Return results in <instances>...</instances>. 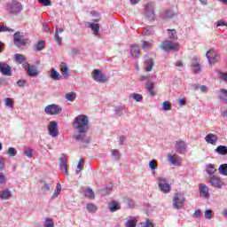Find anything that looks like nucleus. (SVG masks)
I'll return each mask as SVG.
<instances>
[{"label":"nucleus","instance_id":"f257e3e1","mask_svg":"<svg viewBox=\"0 0 227 227\" xmlns=\"http://www.w3.org/2000/svg\"><path fill=\"white\" fill-rule=\"evenodd\" d=\"M73 127L77 130L74 139L82 143L84 146L90 145V138L86 137V133L90 130V119L86 115H78L75 117Z\"/></svg>","mask_w":227,"mask_h":227},{"label":"nucleus","instance_id":"f03ea898","mask_svg":"<svg viewBox=\"0 0 227 227\" xmlns=\"http://www.w3.org/2000/svg\"><path fill=\"white\" fill-rule=\"evenodd\" d=\"M8 11L11 15H17L22 12V4L14 0L8 4Z\"/></svg>","mask_w":227,"mask_h":227},{"label":"nucleus","instance_id":"7ed1b4c3","mask_svg":"<svg viewBox=\"0 0 227 227\" xmlns=\"http://www.w3.org/2000/svg\"><path fill=\"white\" fill-rule=\"evenodd\" d=\"M206 57L208 59V63L211 67H214L215 63H219V53L214 49H210L207 53Z\"/></svg>","mask_w":227,"mask_h":227},{"label":"nucleus","instance_id":"20e7f679","mask_svg":"<svg viewBox=\"0 0 227 227\" xmlns=\"http://www.w3.org/2000/svg\"><path fill=\"white\" fill-rule=\"evenodd\" d=\"M91 77L96 82H107V77L99 69H94Z\"/></svg>","mask_w":227,"mask_h":227},{"label":"nucleus","instance_id":"39448f33","mask_svg":"<svg viewBox=\"0 0 227 227\" xmlns=\"http://www.w3.org/2000/svg\"><path fill=\"white\" fill-rule=\"evenodd\" d=\"M160 48L163 49V51H179L180 50V44H178L177 43H174L171 41H164L161 45Z\"/></svg>","mask_w":227,"mask_h":227},{"label":"nucleus","instance_id":"423d86ee","mask_svg":"<svg viewBox=\"0 0 227 227\" xmlns=\"http://www.w3.org/2000/svg\"><path fill=\"white\" fill-rule=\"evenodd\" d=\"M158 185L160 189L161 192H165V194H168L171 192V185L168 184V180L164 177H159L158 178Z\"/></svg>","mask_w":227,"mask_h":227},{"label":"nucleus","instance_id":"0eeeda50","mask_svg":"<svg viewBox=\"0 0 227 227\" xmlns=\"http://www.w3.org/2000/svg\"><path fill=\"white\" fill-rule=\"evenodd\" d=\"M13 38H14V45H16V47H22L26 45L27 42H29L28 39L24 38V35H20V31L16 32L13 35Z\"/></svg>","mask_w":227,"mask_h":227},{"label":"nucleus","instance_id":"6e6552de","mask_svg":"<svg viewBox=\"0 0 227 227\" xmlns=\"http://www.w3.org/2000/svg\"><path fill=\"white\" fill-rule=\"evenodd\" d=\"M173 201H174L173 203L174 208L178 210L182 208V207H184V202L185 201V199H184V195L182 193H176L174 195Z\"/></svg>","mask_w":227,"mask_h":227},{"label":"nucleus","instance_id":"1a4fd4ad","mask_svg":"<svg viewBox=\"0 0 227 227\" xmlns=\"http://www.w3.org/2000/svg\"><path fill=\"white\" fill-rule=\"evenodd\" d=\"M23 68L27 70V74L29 77H36L39 74L38 68L35 66H31L29 63H23Z\"/></svg>","mask_w":227,"mask_h":227},{"label":"nucleus","instance_id":"9d476101","mask_svg":"<svg viewBox=\"0 0 227 227\" xmlns=\"http://www.w3.org/2000/svg\"><path fill=\"white\" fill-rule=\"evenodd\" d=\"M209 184H211L212 187L215 189H223V185H224V182L221 179V177L217 176H212L208 179Z\"/></svg>","mask_w":227,"mask_h":227},{"label":"nucleus","instance_id":"9b49d317","mask_svg":"<svg viewBox=\"0 0 227 227\" xmlns=\"http://www.w3.org/2000/svg\"><path fill=\"white\" fill-rule=\"evenodd\" d=\"M48 132L51 137H58L59 136V130L58 129V122L51 121L48 126Z\"/></svg>","mask_w":227,"mask_h":227},{"label":"nucleus","instance_id":"f8f14e48","mask_svg":"<svg viewBox=\"0 0 227 227\" xmlns=\"http://www.w3.org/2000/svg\"><path fill=\"white\" fill-rule=\"evenodd\" d=\"M46 114H60L62 109L59 105L52 104L45 107L44 109Z\"/></svg>","mask_w":227,"mask_h":227},{"label":"nucleus","instance_id":"ddd939ff","mask_svg":"<svg viewBox=\"0 0 227 227\" xmlns=\"http://www.w3.org/2000/svg\"><path fill=\"white\" fill-rule=\"evenodd\" d=\"M0 73L8 77L12 76V67L4 62L0 63Z\"/></svg>","mask_w":227,"mask_h":227},{"label":"nucleus","instance_id":"4468645a","mask_svg":"<svg viewBox=\"0 0 227 227\" xmlns=\"http://www.w3.org/2000/svg\"><path fill=\"white\" fill-rule=\"evenodd\" d=\"M199 189H200V194L201 198H204L205 200H208V198H210V192L208 188L207 187V184H199Z\"/></svg>","mask_w":227,"mask_h":227},{"label":"nucleus","instance_id":"2eb2a0df","mask_svg":"<svg viewBox=\"0 0 227 227\" xmlns=\"http://www.w3.org/2000/svg\"><path fill=\"white\" fill-rule=\"evenodd\" d=\"M187 150V145L185 144L184 141L178 140L176 143V152L177 153H184Z\"/></svg>","mask_w":227,"mask_h":227},{"label":"nucleus","instance_id":"dca6fc26","mask_svg":"<svg viewBox=\"0 0 227 227\" xmlns=\"http://www.w3.org/2000/svg\"><path fill=\"white\" fill-rule=\"evenodd\" d=\"M145 72H152L153 70V67H155V62L153 59H148L144 63Z\"/></svg>","mask_w":227,"mask_h":227},{"label":"nucleus","instance_id":"f3484780","mask_svg":"<svg viewBox=\"0 0 227 227\" xmlns=\"http://www.w3.org/2000/svg\"><path fill=\"white\" fill-rule=\"evenodd\" d=\"M218 139L217 135L212 133H209L205 137V141L207 142L208 145H215Z\"/></svg>","mask_w":227,"mask_h":227},{"label":"nucleus","instance_id":"a211bd4d","mask_svg":"<svg viewBox=\"0 0 227 227\" xmlns=\"http://www.w3.org/2000/svg\"><path fill=\"white\" fill-rule=\"evenodd\" d=\"M59 169L65 175V176H68V165H67V160L61 159L59 163Z\"/></svg>","mask_w":227,"mask_h":227},{"label":"nucleus","instance_id":"6ab92c4d","mask_svg":"<svg viewBox=\"0 0 227 227\" xmlns=\"http://www.w3.org/2000/svg\"><path fill=\"white\" fill-rule=\"evenodd\" d=\"M130 54L133 56L134 59H137V58L141 56V51H139V47H137L136 44L131 45Z\"/></svg>","mask_w":227,"mask_h":227},{"label":"nucleus","instance_id":"aec40b11","mask_svg":"<svg viewBox=\"0 0 227 227\" xmlns=\"http://www.w3.org/2000/svg\"><path fill=\"white\" fill-rule=\"evenodd\" d=\"M108 208L111 212H116V211L120 210V208H121V206L116 200H112L108 204Z\"/></svg>","mask_w":227,"mask_h":227},{"label":"nucleus","instance_id":"412c9836","mask_svg":"<svg viewBox=\"0 0 227 227\" xmlns=\"http://www.w3.org/2000/svg\"><path fill=\"white\" fill-rule=\"evenodd\" d=\"M192 67L193 68V72L195 74H200L201 72V64H200L198 59H193Z\"/></svg>","mask_w":227,"mask_h":227},{"label":"nucleus","instance_id":"4be33fe9","mask_svg":"<svg viewBox=\"0 0 227 227\" xmlns=\"http://www.w3.org/2000/svg\"><path fill=\"white\" fill-rule=\"evenodd\" d=\"M168 160L170 162V164H173V166H180V157H178V155L174 154L168 155Z\"/></svg>","mask_w":227,"mask_h":227},{"label":"nucleus","instance_id":"5701e85b","mask_svg":"<svg viewBox=\"0 0 227 227\" xmlns=\"http://www.w3.org/2000/svg\"><path fill=\"white\" fill-rule=\"evenodd\" d=\"M12 198V192L8 189L0 191V200H10Z\"/></svg>","mask_w":227,"mask_h":227},{"label":"nucleus","instance_id":"b1692460","mask_svg":"<svg viewBox=\"0 0 227 227\" xmlns=\"http://www.w3.org/2000/svg\"><path fill=\"white\" fill-rule=\"evenodd\" d=\"M162 19H173L175 17V12H173V10L171 9H167L162 12L161 13Z\"/></svg>","mask_w":227,"mask_h":227},{"label":"nucleus","instance_id":"393cba45","mask_svg":"<svg viewBox=\"0 0 227 227\" xmlns=\"http://www.w3.org/2000/svg\"><path fill=\"white\" fill-rule=\"evenodd\" d=\"M14 59L18 65H22V67H24V63H26V57L23 54H15Z\"/></svg>","mask_w":227,"mask_h":227},{"label":"nucleus","instance_id":"a878e982","mask_svg":"<svg viewBox=\"0 0 227 227\" xmlns=\"http://www.w3.org/2000/svg\"><path fill=\"white\" fill-rule=\"evenodd\" d=\"M215 171H217V169L215 168V167H214V164L209 163L206 166V172L207 173V175H209V176H215Z\"/></svg>","mask_w":227,"mask_h":227},{"label":"nucleus","instance_id":"bb28decb","mask_svg":"<svg viewBox=\"0 0 227 227\" xmlns=\"http://www.w3.org/2000/svg\"><path fill=\"white\" fill-rule=\"evenodd\" d=\"M50 77L53 81H60L61 80V74H59V73L57 72L56 69H54V68H51Z\"/></svg>","mask_w":227,"mask_h":227},{"label":"nucleus","instance_id":"cd10ccee","mask_svg":"<svg viewBox=\"0 0 227 227\" xmlns=\"http://www.w3.org/2000/svg\"><path fill=\"white\" fill-rule=\"evenodd\" d=\"M89 27L93 31V35L98 36V31H100V25L98 23H90Z\"/></svg>","mask_w":227,"mask_h":227},{"label":"nucleus","instance_id":"c85d7f7f","mask_svg":"<svg viewBox=\"0 0 227 227\" xmlns=\"http://www.w3.org/2000/svg\"><path fill=\"white\" fill-rule=\"evenodd\" d=\"M86 210L90 213V214H95V212H97V210H98V207H97V205L93 204V203H88L86 205Z\"/></svg>","mask_w":227,"mask_h":227},{"label":"nucleus","instance_id":"c756f323","mask_svg":"<svg viewBox=\"0 0 227 227\" xmlns=\"http://www.w3.org/2000/svg\"><path fill=\"white\" fill-rule=\"evenodd\" d=\"M215 152L219 153V155H227V147L225 145H219Z\"/></svg>","mask_w":227,"mask_h":227},{"label":"nucleus","instance_id":"7c9ffc66","mask_svg":"<svg viewBox=\"0 0 227 227\" xmlns=\"http://www.w3.org/2000/svg\"><path fill=\"white\" fill-rule=\"evenodd\" d=\"M218 98L219 100H222V102H227V90L221 89Z\"/></svg>","mask_w":227,"mask_h":227},{"label":"nucleus","instance_id":"2f4dec72","mask_svg":"<svg viewBox=\"0 0 227 227\" xmlns=\"http://www.w3.org/2000/svg\"><path fill=\"white\" fill-rule=\"evenodd\" d=\"M145 17L147 20H155V12H153V9H149L145 12Z\"/></svg>","mask_w":227,"mask_h":227},{"label":"nucleus","instance_id":"473e14b6","mask_svg":"<svg viewBox=\"0 0 227 227\" xmlns=\"http://www.w3.org/2000/svg\"><path fill=\"white\" fill-rule=\"evenodd\" d=\"M153 86H154L153 82L146 83V90L149 91L151 97H155L157 95L155 90H153Z\"/></svg>","mask_w":227,"mask_h":227},{"label":"nucleus","instance_id":"72a5a7b5","mask_svg":"<svg viewBox=\"0 0 227 227\" xmlns=\"http://www.w3.org/2000/svg\"><path fill=\"white\" fill-rule=\"evenodd\" d=\"M218 172L220 175H223V176H227V164H221L218 168Z\"/></svg>","mask_w":227,"mask_h":227},{"label":"nucleus","instance_id":"f704fd0d","mask_svg":"<svg viewBox=\"0 0 227 227\" xmlns=\"http://www.w3.org/2000/svg\"><path fill=\"white\" fill-rule=\"evenodd\" d=\"M168 38L170 40H178V35H176V29H168Z\"/></svg>","mask_w":227,"mask_h":227},{"label":"nucleus","instance_id":"c9c22d12","mask_svg":"<svg viewBox=\"0 0 227 227\" xmlns=\"http://www.w3.org/2000/svg\"><path fill=\"white\" fill-rule=\"evenodd\" d=\"M60 70L63 75L66 77H68V66H67V63L61 62L60 63Z\"/></svg>","mask_w":227,"mask_h":227},{"label":"nucleus","instance_id":"e433bc0d","mask_svg":"<svg viewBox=\"0 0 227 227\" xmlns=\"http://www.w3.org/2000/svg\"><path fill=\"white\" fill-rule=\"evenodd\" d=\"M45 49V41H39L35 44V49L36 52H40V51H43Z\"/></svg>","mask_w":227,"mask_h":227},{"label":"nucleus","instance_id":"4c0bfd02","mask_svg":"<svg viewBox=\"0 0 227 227\" xmlns=\"http://www.w3.org/2000/svg\"><path fill=\"white\" fill-rule=\"evenodd\" d=\"M53 38L56 43H58V45H62L63 39L59 36V32L58 31V28L56 29Z\"/></svg>","mask_w":227,"mask_h":227},{"label":"nucleus","instance_id":"58836bf2","mask_svg":"<svg viewBox=\"0 0 227 227\" xmlns=\"http://www.w3.org/2000/svg\"><path fill=\"white\" fill-rule=\"evenodd\" d=\"M61 184H57V188H56V191L53 192V194H52V200H56V198H58V196L59 195V194H61Z\"/></svg>","mask_w":227,"mask_h":227},{"label":"nucleus","instance_id":"ea45409f","mask_svg":"<svg viewBox=\"0 0 227 227\" xmlns=\"http://www.w3.org/2000/svg\"><path fill=\"white\" fill-rule=\"evenodd\" d=\"M84 196L85 198H95V192H93V190L88 188L84 191Z\"/></svg>","mask_w":227,"mask_h":227},{"label":"nucleus","instance_id":"a19ab883","mask_svg":"<svg viewBox=\"0 0 227 227\" xmlns=\"http://www.w3.org/2000/svg\"><path fill=\"white\" fill-rule=\"evenodd\" d=\"M23 153L26 155V157L31 159V157H33V149H31V147H25Z\"/></svg>","mask_w":227,"mask_h":227},{"label":"nucleus","instance_id":"79ce46f5","mask_svg":"<svg viewBox=\"0 0 227 227\" xmlns=\"http://www.w3.org/2000/svg\"><path fill=\"white\" fill-rule=\"evenodd\" d=\"M75 97H76L75 92H69L66 94V98L69 102H74L75 100Z\"/></svg>","mask_w":227,"mask_h":227},{"label":"nucleus","instance_id":"37998d69","mask_svg":"<svg viewBox=\"0 0 227 227\" xmlns=\"http://www.w3.org/2000/svg\"><path fill=\"white\" fill-rule=\"evenodd\" d=\"M4 102V106H6L7 107L13 108V99L12 98H5Z\"/></svg>","mask_w":227,"mask_h":227},{"label":"nucleus","instance_id":"c03bdc74","mask_svg":"<svg viewBox=\"0 0 227 227\" xmlns=\"http://www.w3.org/2000/svg\"><path fill=\"white\" fill-rule=\"evenodd\" d=\"M161 106L164 111H171V103L169 101H164Z\"/></svg>","mask_w":227,"mask_h":227},{"label":"nucleus","instance_id":"a18cd8bd","mask_svg":"<svg viewBox=\"0 0 227 227\" xmlns=\"http://www.w3.org/2000/svg\"><path fill=\"white\" fill-rule=\"evenodd\" d=\"M150 47H152V43H150L148 41L142 42L141 49H143V51H148Z\"/></svg>","mask_w":227,"mask_h":227},{"label":"nucleus","instance_id":"49530a36","mask_svg":"<svg viewBox=\"0 0 227 227\" xmlns=\"http://www.w3.org/2000/svg\"><path fill=\"white\" fill-rule=\"evenodd\" d=\"M112 157L114 158L115 160H120V151L117 149H114L111 152Z\"/></svg>","mask_w":227,"mask_h":227},{"label":"nucleus","instance_id":"de8ad7c7","mask_svg":"<svg viewBox=\"0 0 227 227\" xmlns=\"http://www.w3.org/2000/svg\"><path fill=\"white\" fill-rule=\"evenodd\" d=\"M131 97L136 102H141L143 100V95L137 94V93H133L131 94Z\"/></svg>","mask_w":227,"mask_h":227},{"label":"nucleus","instance_id":"09e8293b","mask_svg":"<svg viewBox=\"0 0 227 227\" xmlns=\"http://www.w3.org/2000/svg\"><path fill=\"white\" fill-rule=\"evenodd\" d=\"M149 168L152 169V171H154L157 169V160H152L149 161Z\"/></svg>","mask_w":227,"mask_h":227},{"label":"nucleus","instance_id":"8fccbe9b","mask_svg":"<svg viewBox=\"0 0 227 227\" xmlns=\"http://www.w3.org/2000/svg\"><path fill=\"white\" fill-rule=\"evenodd\" d=\"M7 155H9V157H15V155H17V149L10 147L8 149Z\"/></svg>","mask_w":227,"mask_h":227},{"label":"nucleus","instance_id":"3c124183","mask_svg":"<svg viewBox=\"0 0 227 227\" xmlns=\"http://www.w3.org/2000/svg\"><path fill=\"white\" fill-rule=\"evenodd\" d=\"M125 226L126 227H137V223H136V221L130 219V220H128L125 223Z\"/></svg>","mask_w":227,"mask_h":227},{"label":"nucleus","instance_id":"603ef678","mask_svg":"<svg viewBox=\"0 0 227 227\" xmlns=\"http://www.w3.org/2000/svg\"><path fill=\"white\" fill-rule=\"evenodd\" d=\"M204 215L206 219H212L214 217V212L212 209H207Z\"/></svg>","mask_w":227,"mask_h":227},{"label":"nucleus","instance_id":"864d4df0","mask_svg":"<svg viewBox=\"0 0 227 227\" xmlns=\"http://www.w3.org/2000/svg\"><path fill=\"white\" fill-rule=\"evenodd\" d=\"M9 32V33H13V31H15V30H13V28H10V27H4V26H1L0 27V33H6V32Z\"/></svg>","mask_w":227,"mask_h":227},{"label":"nucleus","instance_id":"5fc2aeb1","mask_svg":"<svg viewBox=\"0 0 227 227\" xmlns=\"http://www.w3.org/2000/svg\"><path fill=\"white\" fill-rule=\"evenodd\" d=\"M6 182H8V178H6V176L4 174H0V184L4 185L6 184Z\"/></svg>","mask_w":227,"mask_h":227},{"label":"nucleus","instance_id":"6e6d98bb","mask_svg":"<svg viewBox=\"0 0 227 227\" xmlns=\"http://www.w3.org/2000/svg\"><path fill=\"white\" fill-rule=\"evenodd\" d=\"M44 227H54V222H52V219L46 218Z\"/></svg>","mask_w":227,"mask_h":227},{"label":"nucleus","instance_id":"4d7b16f0","mask_svg":"<svg viewBox=\"0 0 227 227\" xmlns=\"http://www.w3.org/2000/svg\"><path fill=\"white\" fill-rule=\"evenodd\" d=\"M84 160L81 159L77 164V169L79 170H76V175H79V173H81L82 169H83L84 168V165L81 164V162H83Z\"/></svg>","mask_w":227,"mask_h":227},{"label":"nucleus","instance_id":"13d9d810","mask_svg":"<svg viewBox=\"0 0 227 227\" xmlns=\"http://www.w3.org/2000/svg\"><path fill=\"white\" fill-rule=\"evenodd\" d=\"M51 187H52V184L45 183L41 189L43 192H48V191H51Z\"/></svg>","mask_w":227,"mask_h":227},{"label":"nucleus","instance_id":"bf43d9fd","mask_svg":"<svg viewBox=\"0 0 227 227\" xmlns=\"http://www.w3.org/2000/svg\"><path fill=\"white\" fill-rule=\"evenodd\" d=\"M38 2L43 6H51L52 4V2L51 0H38Z\"/></svg>","mask_w":227,"mask_h":227},{"label":"nucleus","instance_id":"052dcab7","mask_svg":"<svg viewBox=\"0 0 227 227\" xmlns=\"http://www.w3.org/2000/svg\"><path fill=\"white\" fill-rule=\"evenodd\" d=\"M218 74L220 75V79H222V81H225V82H227V72L223 73L222 71H219Z\"/></svg>","mask_w":227,"mask_h":227},{"label":"nucleus","instance_id":"680f3d73","mask_svg":"<svg viewBox=\"0 0 227 227\" xmlns=\"http://www.w3.org/2000/svg\"><path fill=\"white\" fill-rule=\"evenodd\" d=\"M145 35H153V29L150 27H147L144 29Z\"/></svg>","mask_w":227,"mask_h":227},{"label":"nucleus","instance_id":"e2e57ef3","mask_svg":"<svg viewBox=\"0 0 227 227\" xmlns=\"http://www.w3.org/2000/svg\"><path fill=\"white\" fill-rule=\"evenodd\" d=\"M125 141H127V137H125V136L120 137V138H119V145L121 146L125 145Z\"/></svg>","mask_w":227,"mask_h":227},{"label":"nucleus","instance_id":"0e129e2a","mask_svg":"<svg viewBox=\"0 0 227 227\" xmlns=\"http://www.w3.org/2000/svg\"><path fill=\"white\" fill-rule=\"evenodd\" d=\"M17 84L20 86V88H24V86H26V80H19Z\"/></svg>","mask_w":227,"mask_h":227},{"label":"nucleus","instance_id":"69168bd1","mask_svg":"<svg viewBox=\"0 0 227 227\" xmlns=\"http://www.w3.org/2000/svg\"><path fill=\"white\" fill-rule=\"evenodd\" d=\"M177 104H178L179 106H185V104H186L185 98H181V99H178V100H177Z\"/></svg>","mask_w":227,"mask_h":227},{"label":"nucleus","instance_id":"338daca9","mask_svg":"<svg viewBox=\"0 0 227 227\" xmlns=\"http://www.w3.org/2000/svg\"><path fill=\"white\" fill-rule=\"evenodd\" d=\"M4 169V159L0 157V171H3Z\"/></svg>","mask_w":227,"mask_h":227},{"label":"nucleus","instance_id":"774afa93","mask_svg":"<svg viewBox=\"0 0 227 227\" xmlns=\"http://www.w3.org/2000/svg\"><path fill=\"white\" fill-rule=\"evenodd\" d=\"M144 227H153V223L147 218Z\"/></svg>","mask_w":227,"mask_h":227}]
</instances>
